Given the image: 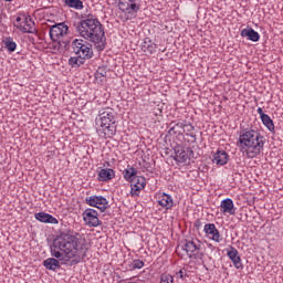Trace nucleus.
<instances>
[{
    "mask_svg": "<svg viewBox=\"0 0 283 283\" xmlns=\"http://www.w3.org/2000/svg\"><path fill=\"white\" fill-rule=\"evenodd\" d=\"M87 251L90 244L78 233L62 232L51 245V255L61 262H70L71 266L83 262L87 258Z\"/></svg>",
    "mask_w": 283,
    "mask_h": 283,
    "instance_id": "nucleus-1",
    "label": "nucleus"
},
{
    "mask_svg": "<svg viewBox=\"0 0 283 283\" xmlns=\"http://www.w3.org/2000/svg\"><path fill=\"white\" fill-rule=\"evenodd\" d=\"M74 28L82 39L94 43L98 52L105 50V29H103V24L94 15H88L86 19L75 23Z\"/></svg>",
    "mask_w": 283,
    "mask_h": 283,
    "instance_id": "nucleus-2",
    "label": "nucleus"
},
{
    "mask_svg": "<svg viewBox=\"0 0 283 283\" xmlns=\"http://www.w3.org/2000/svg\"><path fill=\"white\" fill-rule=\"evenodd\" d=\"M238 143L243 156L258 158L264 151L266 139L258 130L249 129L241 132Z\"/></svg>",
    "mask_w": 283,
    "mask_h": 283,
    "instance_id": "nucleus-3",
    "label": "nucleus"
},
{
    "mask_svg": "<svg viewBox=\"0 0 283 283\" xmlns=\"http://www.w3.org/2000/svg\"><path fill=\"white\" fill-rule=\"evenodd\" d=\"M96 123L99 127L97 128V134L99 138H114L118 129V117L116 116V111L111 107L102 108L97 115Z\"/></svg>",
    "mask_w": 283,
    "mask_h": 283,
    "instance_id": "nucleus-4",
    "label": "nucleus"
},
{
    "mask_svg": "<svg viewBox=\"0 0 283 283\" xmlns=\"http://www.w3.org/2000/svg\"><path fill=\"white\" fill-rule=\"evenodd\" d=\"M118 9L123 12V21H129L140 11V0H118Z\"/></svg>",
    "mask_w": 283,
    "mask_h": 283,
    "instance_id": "nucleus-5",
    "label": "nucleus"
},
{
    "mask_svg": "<svg viewBox=\"0 0 283 283\" xmlns=\"http://www.w3.org/2000/svg\"><path fill=\"white\" fill-rule=\"evenodd\" d=\"M72 48L74 54H76V56H81L84 60L92 59V56H94V50H92V44L83 40L75 39L72 42Z\"/></svg>",
    "mask_w": 283,
    "mask_h": 283,
    "instance_id": "nucleus-6",
    "label": "nucleus"
},
{
    "mask_svg": "<svg viewBox=\"0 0 283 283\" xmlns=\"http://www.w3.org/2000/svg\"><path fill=\"white\" fill-rule=\"evenodd\" d=\"M182 251H186L188 258L192 260H202V258H205L200 241L198 240H186V243L182 245Z\"/></svg>",
    "mask_w": 283,
    "mask_h": 283,
    "instance_id": "nucleus-7",
    "label": "nucleus"
},
{
    "mask_svg": "<svg viewBox=\"0 0 283 283\" xmlns=\"http://www.w3.org/2000/svg\"><path fill=\"white\" fill-rule=\"evenodd\" d=\"M85 202L88 205V207H95L96 209H99L102 213H105V211L109 209V202L103 196H91L85 199Z\"/></svg>",
    "mask_w": 283,
    "mask_h": 283,
    "instance_id": "nucleus-8",
    "label": "nucleus"
},
{
    "mask_svg": "<svg viewBox=\"0 0 283 283\" xmlns=\"http://www.w3.org/2000/svg\"><path fill=\"white\" fill-rule=\"evenodd\" d=\"M67 30L70 29L64 22L52 25L49 31L51 41L61 43V39L67 34Z\"/></svg>",
    "mask_w": 283,
    "mask_h": 283,
    "instance_id": "nucleus-9",
    "label": "nucleus"
},
{
    "mask_svg": "<svg viewBox=\"0 0 283 283\" xmlns=\"http://www.w3.org/2000/svg\"><path fill=\"white\" fill-rule=\"evenodd\" d=\"M82 216L86 227H101L98 211L95 209L87 208Z\"/></svg>",
    "mask_w": 283,
    "mask_h": 283,
    "instance_id": "nucleus-10",
    "label": "nucleus"
},
{
    "mask_svg": "<svg viewBox=\"0 0 283 283\" xmlns=\"http://www.w3.org/2000/svg\"><path fill=\"white\" fill-rule=\"evenodd\" d=\"M20 32L23 34H35L36 28L34 27L35 23L32 21V18L24 17L22 22L14 24Z\"/></svg>",
    "mask_w": 283,
    "mask_h": 283,
    "instance_id": "nucleus-11",
    "label": "nucleus"
},
{
    "mask_svg": "<svg viewBox=\"0 0 283 283\" xmlns=\"http://www.w3.org/2000/svg\"><path fill=\"white\" fill-rule=\"evenodd\" d=\"M147 180L143 176H136L130 181V196H140V191L145 189Z\"/></svg>",
    "mask_w": 283,
    "mask_h": 283,
    "instance_id": "nucleus-12",
    "label": "nucleus"
},
{
    "mask_svg": "<svg viewBox=\"0 0 283 283\" xmlns=\"http://www.w3.org/2000/svg\"><path fill=\"white\" fill-rule=\"evenodd\" d=\"M203 231L206 233V235H211V240H213V242H220V231L218 230V228H216V224L213 223H207L203 227Z\"/></svg>",
    "mask_w": 283,
    "mask_h": 283,
    "instance_id": "nucleus-13",
    "label": "nucleus"
},
{
    "mask_svg": "<svg viewBox=\"0 0 283 283\" xmlns=\"http://www.w3.org/2000/svg\"><path fill=\"white\" fill-rule=\"evenodd\" d=\"M221 213H229L230 216H235V206L233 205V199L227 198L221 201L220 205Z\"/></svg>",
    "mask_w": 283,
    "mask_h": 283,
    "instance_id": "nucleus-14",
    "label": "nucleus"
},
{
    "mask_svg": "<svg viewBox=\"0 0 283 283\" xmlns=\"http://www.w3.org/2000/svg\"><path fill=\"white\" fill-rule=\"evenodd\" d=\"M116 177V174L114 172V169L112 168H103L98 171V181L99 182H108V180H112Z\"/></svg>",
    "mask_w": 283,
    "mask_h": 283,
    "instance_id": "nucleus-15",
    "label": "nucleus"
},
{
    "mask_svg": "<svg viewBox=\"0 0 283 283\" xmlns=\"http://www.w3.org/2000/svg\"><path fill=\"white\" fill-rule=\"evenodd\" d=\"M227 255L230 258V260H232L235 269H242V259H240V255H238V249L230 247Z\"/></svg>",
    "mask_w": 283,
    "mask_h": 283,
    "instance_id": "nucleus-16",
    "label": "nucleus"
},
{
    "mask_svg": "<svg viewBox=\"0 0 283 283\" xmlns=\"http://www.w3.org/2000/svg\"><path fill=\"white\" fill-rule=\"evenodd\" d=\"M241 36L247 38L249 41H253V43H258L260 41V33H258L253 28L243 29L241 31Z\"/></svg>",
    "mask_w": 283,
    "mask_h": 283,
    "instance_id": "nucleus-17",
    "label": "nucleus"
},
{
    "mask_svg": "<svg viewBox=\"0 0 283 283\" xmlns=\"http://www.w3.org/2000/svg\"><path fill=\"white\" fill-rule=\"evenodd\" d=\"M212 163H214V165H227V163H229V154H227V151L224 150H218L214 155H213V159Z\"/></svg>",
    "mask_w": 283,
    "mask_h": 283,
    "instance_id": "nucleus-18",
    "label": "nucleus"
},
{
    "mask_svg": "<svg viewBox=\"0 0 283 283\" xmlns=\"http://www.w3.org/2000/svg\"><path fill=\"white\" fill-rule=\"evenodd\" d=\"M35 219L39 220L40 222H46L49 224L59 223V220H56V218H54L52 214L45 213V212L35 213Z\"/></svg>",
    "mask_w": 283,
    "mask_h": 283,
    "instance_id": "nucleus-19",
    "label": "nucleus"
},
{
    "mask_svg": "<svg viewBox=\"0 0 283 283\" xmlns=\"http://www.w3.org/2000/svg\"><path fill=\"white\" fill-rule=\"evenodd\" d=\"M188 159L189 154H187L184 147L178 146L175 148V160L177 163H187Z\"/></svg>",
    "mask_w": 283,
    "mask_h": 283,
    "instance_id": "nucleus-20",
    "label": "nucleus"
},
{
    "mask_svg": "<svg viewBox=\"0 0 283 283\" xmlns=\"http://www.w3.org/2000/svg\"><path fill=\"white\" fill-rule=\"evenodd\" d=\"M156 48L157 45L151 41V39L149 38L144 39V42L142 44L143 52H146V54H154V52H156Z\"/></svg>",
    "mask_w": 283,
    "mask_h": 283,
    "instance_id": "nucleus-21",
    "label": "nucleus"
},
{
    "mask_svg": "<svg viewBox=\"0 0 283 283\" xmlns=\"http://www.w3.org/2000/svg\"><path fill=\"white\" fill-rule=\"evenodd\" d=\"M43 266L48 269V271H57V269H61V263L54 258H49L43 261Z\"/></svg>",
    "mask_w": 283,
    "mask_h": 283,
    "instance_id": "nucleus-22",
    "label": "nucleus"
},
{
    "mask_svg": "<svg viewBox=\"0 0 283 283\" xmlns=\"http://www.w3.org/2000/svg\"><path fill=\"white\" fill-rule=\"evenodd\" d=\"M138 170L136 168L128 166V168L123 170V177L127 182H132L134 178L137 176Z\"/></svg>",
    "mask_w": 283,
    "mask_h": 283,
    "instance_id": "nucleus-23",
    "label": "nucleus"
},
{
    "mask_svg": "<svg viewBox=\"0 0 283 283\" xmlns=\"http://www.w3.org/2000/svg\"><path fill=\"white\" fill-rule=\"evenodd\" d=\"M158 205L165 209H171V207H174V199H171V196L163 193L161 198L158 200Z\"/></svg>",
    "mask_w": 283,
    "mask_h": 283,
    "instance_id": "nucleus-24",
    "label": "nucleus"
},
{
    "mask_svg": "<svg viewBox=\"0 0 283 283\" xmlns=\"http://www.w3.org/2000/svg\"><path fill=\"white\" fill-rule=\"evenodd\" d=\"M169 136H176L178 134L179 136H182L185 134V123H177L170 129L168 130Z\"/></svg>",
    "mask_w": 283,
    "mask_h": 283,
    "instance_id": "nucleus-25",
    "label": "nucleus"
},
{
    "mask_svg": "<svg viewBox=\"0 0 283 283\" xmlns=\"http://www.w3.org/2000/svg\"><path fill=\"white\" fill-rule=\"evenodd\" d=\"M2 43L6 48V50H8V52L12 53L17 50V42H14V40L11 36L4 38L2 40Z\"/></svg>",
    "mask_w": 283,
    "mask_h": 283,
    "instance_id": "nucleus-26",
    "label": "nucleus"
},
{
    "mask_svg": "<svg viewBox=\"0 0 283 283\" xmlns=\"http://www.w3.org/2000/svg\"><path fill=\"white\" fill-rule=\"evenodd\" d=\"M261 120L266 129H269V132H275V124H273V119H271V116L263 115V117H261Z\"/></svg>",
    "mask_w": 283,
    "mask_h": 283,
    "instance_id": "nucleus-27",
    "label": "nucleus"
},
{
    "mask_svg": "<svg viewBox=\"0 0 283 283\" xmlns=\"http://www.w3.org/2000/svg\"><path fill=\"white\" fill-rule=\"evenodd\" d=\"M85 63L84 57L82 56H72L69 60V64L71 65V67H81V65H83Z\"/></svg>",
    "mask_w": 283,
    "mask_h": 283,
    "instance_id": "nucleus-28",
    "label": "nucleus"
},
{
    "mask_svg": "<svg viewBox=\"0 0 283 283\" xmlns=\"http://www.w3.org/2000/svg\"><path fill=\"white\" fill-rule=\"evenodd\" d=\"M65 3L74 10H83V1L81 0H65Z\"/></svg>",
    "mask_w": 283,
    "mask_h": 283,
    "instance_id": "nucleus-29",
    "label": "nucleus"
},
{
    "mask_svg": "<svg viewBox=\"0 0 283 283\" xmlns=\"http://www.w3.org/2000/svg\"><path fill=\"white\" fill-rule=\"evenodd\" d=\"M143 266H145V262H143L142 260H134L130 264H129V269L132 271L136 270V269H143Z\"/></svg>",
    "mask_w": 283,
    "mask_h": 283,
    "instance_id": "nucleus-30",
    "label": "nucleus"
},
{
    "mask_svg": "<svg viewBox=\"0 0 283 283\" xmlns=\"http://www.w3.org/2000/svg\"><path fill=\"white\" fill-rule=\"evenodd\" d=\"M105 76H107V69L99 66L95 73V78H105Z\"/></svg>",
    "mask_w": 283,
    "mask_h": 283,
    "instance_id": "nucleus-31",
    "label": "nucleus"
},
{
    "mask_svg": "<svg viewBox=\"0 0 283 283\" xmlns=\"http://www.w3.org/2000/svg\"><path fill=\"white\" fill-rule=\"evenodd\" d=\"M161 283H174V276L171 274H161Z\"/></svg>",
    "mask_w": 283,
    "mask_h": 283,
    "instance_id": "nucleus-32",
    "label": "nucleus"
},
{
    "mask_svg": "<svg viewBox=\"0 0 283 283\" xmlns=\"http://www.w3.org/2000/svg\"><path fill=\"white\" fill-rule=\"evenodd\" d=\"M184 129H185V133L191 134V132H193V129H196V127L191 123L185 122Z\"/></svg>",
    "mask_w": 283,
    "mask_h": 283,
    "instance_id": "nucleus-33",
    "label": "nucleus"
},
{
    "mask_svg": "<svg viewBox=\"0 0 283 283\" xmlns=\"http://www.w3.org/2000/svg\"><path fill=\"white\" fill-rule=\"evenodd\" d=\"M176 277H178L179 280H181L182 282H185V280H187V271L185 270H179L176 273Z\"/></svg>",
    "mask_w": 283,
    "mask_h": 283,
    "instance_id": "nucleus-34",
    "label": "nucleus"
},
{
    "mask_svg": "<svg viewBox=\"0 0 283 283\" xmlns=\"http://www.w3.org/2000/svg\"><path fill=\"white\" fill-rule=\"evenodd\" d=\"M256 112L260 115V118H264V116H266V114H264V111H262V107H259Z\"/></svg>",
    "mask_w": 283,
    "mask_h": 283,
    "instance_id": "nucleus-35",
    "label": "nucleus"
},
{
    "mask_svg": "<svg viewBox=\"0 0 283 283\" xmlns=\"http://www.w3.org/2000/svg\"><path fill=\"white\" fill-rule=\"evenodd\" d=\"M15 21H17V23H22V22H23V19H22L21 17H18V18L15 19Z\"/></svg>",
    "mask_w": 283,
    "mask_h": 283,
    "instance_id": "nucleus-36",
    "label": "nucleus"
},
{
    "mask_svg": "<svg viewBox=\"0 0 283 283\" xmlns=\"http://www.w3.org/2000/svg\"><path fill=\"white\" fill-rule=\"evenodd\" d=\"M191 138H193L196 140V135L195 134H190Z\"/></svg>",
    "mask_w": 283,
    "mask_h": 283,
    "instance_id": "nucleus-37",
    "label": "nucleus"
},
{
    "mask_svg": "<svg viewBox=\"0 0 283 283\" xmlns=\"http://www.w3.org/2000/svg\"><path fill=\"white\" fill-rule=\"evenodd\" d=\"M4 1L10 2V1H12V0H4Z\"/></svg>",
    "mask_w": 283,
    "mask_h": 283,
    "instance_id": "nucleus-38",
    "label": "nucleus"
}]
</instances>
